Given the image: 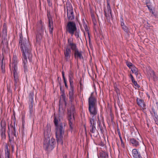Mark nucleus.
<instances>
[{"instance_id": "nucleus-60", "label": "nucleus", "mask_w": 158, "mask_h": 158, "mask_svg": "<svg viewBox=\"0 0 158 158\" xmlns=\"http://www.w3.org/2000/svg\"><path fill=\"white\" fill-rule=\"evenodd\" d=\"M60 108H59V111H60Z\"/></svg>"}, {"instance_id": "nucleus-21", "label": "nucleus", "mask_w": 158, "mask_h": 158, "mask_svg": "<svg viewBox=\"0 0 158 158\" xmlns=\"http://www.w3.org/2000/svg\"><path fill=\"white\" fill-rule=\"evenodd\" d=\"M17 57L16 56H14L12 60V66L14 69H15V68L17 69Z\"/></svg>"}, {"instance_id": "nucleus-39", "label": "nucleus", "mask_w": 158, "mask_h": 158, "mask_svg": "<svg viewBox=\"0 0 158 158\" xmlns=\"http://www.w3.org/2000/svg\"><path fill=\"white\" fill-rule=\"evenodd\" d=\"M132 82L134 84V85L136 86L138 88H139L140 87V86L139 85H138L137 84V82L136 81H135V80H132Z\"/></svg>"}, {"instance_id": "nucleus-46", "label": "nucleus", "mask_w": 158, "mask_h": 158, "mask_svg": "<svg viewBox=\"0 0 158 158\" xmlns=\"http://www.w3.org/2000/svg\"><path fill=\"white\" fill-rule=\"evenodd\" d=\"M64 83L65 87L67 88H68V85H67V81H66V80H64Z\"/></svg>"}, {"instance_id": "nucleus-12", "label": "nucleus", "mask_w": 158, "mask_h": 158, "mask_svg": "<svg viewBox=\"0 0 158 158\" xmlns=\"http://www.w3.org/2000/svg\"><path fill=\"white\" fill-rule=\"evenodd\" d=\"M17 69L15 68L13 70L14 77L15 81L14 85L15 87V89L16 87H17L18 85V83L19 81L18 74L17 72Z\"/></svg>"}, {"instance_id": "nucleus-57", "label": "nucleus", "mask_w": 158, "mask_h": 158, "mask_svg": "<svg viewBox=\"0 0 158 158\" xmlns=\"http://www.w3.org/2000/svg\"><path fill=\"white\" fill-rule=\"evenodd\" d=\"M89 40H90V37L89 36Z\"/></svg>"}, {"instance_id": "nucleus-51", "label": "nucleus", "mask_w": 158, "mask_h": 158, "mask_svg": "<svg viewBox=\"0 0 158 158\" xmlns=\"http://www.w3.org/2000/svg\"><path fill=\"white\" fill-rule=\"evenodd\" d=\"M50 14V12L49 11H48V10H47V15L48 17H48H50L49 16V15Z\"/></svg>"}, {"instance_id": "nucleus-4", "label": "nucleus", "mask_w": 158, "mask_h": 158, "mask_svg": "<svg viewBox=\"0 0 158 158\" xmlns=\"http://www.w3.org/2000/svg\"><path fill=\"white\" fill-rule=\"evenodd\" d=\"M67 111L69 127L72 129L73 126V123L74 120V114L75 113V107L74 106L72 105L69 109H67Z\"/></svg>"}, {"instance_id": "nucleus-5", "label": "nucleus", "mask_w": 158, "mask_h": 158, "mask_svg": "<svg viewBox=\"0 0 158 158\" xmlns=\"http://www.w3.org/2000/svg\"><path fill=\"white\" fill-rule=\"evenodd\" d=\"M8 132L9 140L11 143L14 142L15 139L14 136L15 138L16 137L15 121H14L13 124H11L10 127L8 126Z\"/></svg>"}, {"instance_id": "nucleus-41", "label": "nucleus", "mask_w": 158, "mask_h": 158, "mask_svg": "<svg viewBox=\"0 0 158 158\" xmlns=\"http://www.w3.org/2000/svg\"><path fill=\"white\" fill-rule=\"evenodd\" d=\"M147 6V7H148L149 10L150 11V12H152L153 13V11H152V6L150 4V5H148Z\"/></svg>"}, {"instance_id": "nucleus-27", "label": "nucleus", "mask_w": 158, "mask_h": 158, "mask_svg": "<svg viewBox=\"0 0 158 158\" xmlns=\"http://www.w3.org/2000/svg\"><path fill=\"white\" fill-rule=\"evenodd\" d=\"M67 15L69 20H72L74 19V15L73 12L71 13V12H68L67 13Z\"/></svg>"}, {"instance_id": "nucleus-24", "label": "nucleus", "mask_w": 158, "mask_h": 158, "mask_svg": "<svg viewBox=\"0 0 158 158\" xmlns=\"http://www.w3.org/2000/svg\"><path fill=\"white\" fill-rule=\"evenodd\" d=\"M5 158H10V152L7 145L5 146Z\"/></svg>"}, {"instance_id": "nucleus-16", "label": "nucleus", "mask_w": 158, "mask_h": 158, "mask_svg": "<svg viewBox=\"0 0 158 158\" xmlns=\"http://www.w3.org/2000/svg\"><path fill=\"white\" fill-rule=\"evenodd\" d=\"M48 28L49 31L51 34L52 35L53 27V22L52 18L48 17Z\"/></svg>"}, {"instance_id": "nucleus-28", "label": "nucleus", "mask_w": 158, "mask_h": 158, "mask_svg": "<svg viewBox=\"0 0 158 158\" xmlns=\"http://www.w3.org/2000/svg\"><path fill=\"white\" fill-rule=\"evenodd\" d=\"M43 36V35L37 33L36 35V41L37 43H40V41L42 39Z\"/></svg>"}, {"instance_id": "nucleus-2", "label": "nucleus", "mask_w": 158, "mask_h": 158, "mask_svg": "<svg viewBox=\"0 0 158 158\" xmlns=\"http://www.w3.org/2000/svg\"><path fill=\"white\" fill-rule=\"evenodd\" d=\"M58 119L56 116H54V122L55 126L56 136L57 143L59 144L63 145V136L64 134L65 124L64 122H59Z\"/></svg>"}, {"instance_id": "nucleus-49", "label": "nucleus", "mask_w": 158, "mask_h": 158, "mask_svg": "<svg viewBox=\"0 0 158 158\" xmlns=\"http://www.w3.org/2000/svg\"><path fill=\"white\" fill-rule=\"evenodd\" d=\"M62 75L63 80H66L65 78L64 77V73L63 72H62Z\"/></svg>"}, {"instance_id": "nucleus-35", "label": "nucleus", "mask_w": 158, "mask_h": 158, "mask_svg": "<svg viewBox=\"0 0 158 158\" xmlns=\"http://www.w3.org/2000/svg\"><path fill=\"white\" fill-rule=\"evenodd\" d=\"M2 32L3 34H5L6 36V26L5 23L3 24Z\"/></svg>"}, {"instance_id": "nucleus-20", "label": "nucleus", "mask_w": 158, "mask_h": 158, "mask_svg": "<svg viewBox=\"0 0 158 158\" xmlns=\"http://www.w3.org/2000/svg\"><path fill=\"white\" fill-rule=\"evenodd\" d=\"M130 142L132 144L133 146L135 147H137L139 145V141L133 138L130 139Z\"/></svg>"}, {"instance_id": "nucleus-52", "label": "nucleus", "mask_w": 158, "mask_h": 158, "mask_svg": "<svg viewBox=\"0 0 158 158\" xmlns=\"http://www.w3.org/2000/svg\"><path fill=\"white\" fill-rule=\"evenodd\" d=\"M119 137H120V140H121V144H123V141L122 140V138H121V137L119 135Z\"/></svg>"}, {"instance_id": "nucleus-3", "label": "nucleus", "mask_w": 158, "mask_h": 158, "mask_svg": "<svg viewBox=\"0 0 158 158\" xmlns=\"http://www.w3.org/2000/svg\"><path fill=\"white\" fill-rule=\"evenodd\" d=\"M55 143L54 139L52 138L50 139L49 137H48L44 139V148L46 150L51 151L53 149Z\"/></svg>"}, {"instance_id": "nucleus-11", "label": "nucleus", "mask_w": 158, "mask_h": 158, "mask_svg": "<svg viewBox=\"0 0 158 158\" xmlns=\"http://www.w3.org/2000/svg\"><path fill=\"white\" fill-rule=\"evenodd\" d=\"M89 106L97 105V100L92 93L88 99Z\"/></svg>"}, {"instance_id": "nucleus-18", "label": "nucleus", "mask_w": 158, "mask_h": 158, "mask_svg": "<svg viewBox=\"0 0 158 158\" xmlns=\"http://www.w3.org/2000/svg\"><path fill=\"white\" fill-rule=\"evenodd\" d=\"M6 46V47L7 48L8 47V43L7 39L6 38V36L3 37H2V41L1 46L3 48H4L5 46Z\"/></svg>"}, {"instance_id": "nucleus-55", "label": "nucleus", "mask_w": 158, "mask_h": 158, "mask_svg": "<svg viewBox=\"0 0 158 158\" xmlns=\"http://www.w3.org/2000/svg\"><path fill=\"white\" fill-rule=\"evenodd\" d=\"M80 85H81V86L82 85V84H81V82H80Z\"/></svg>"}, {"instance_id": "nucleus-59", "label": "nucleus", "mask_w": 158, "mask_h": 158, "mask_svg": "<svg viewBox=\"0 0 158 158\" xmlns=\"http://www.w3.org/2000/svg\"><path fill=\"white\" fill-rule=\"evenodd\" d=\"M89 134L90 135V136H92V135L90 133H89Z\"/></svg>"}, {"instance_id": "nucleus-53", "label": "nucleus", "mask_w": 158, "mask_h": 158, "mask_svg": "<svg viewBox=\"0 0 158 158\" xmlns=\"http://www.w3.org/2000/svg\"><path fill=\"white\" fill-rule=\"evenodd\" d=\"M91 16H92V19L93 20H94V16L93 15H91Z\"/></svg>"}, {"instance_id": "nucleus-26", "label": "nucleus", "mask_w": 158, "mask_h": 158, "mask_svg": "<svg viewBox=\"0 0 158 158\" xmlns=\"http://www.w3.org/2000/svg\"><path fill=\"white\" fill-rule=\"evenodd\" d=\"M150 76L153 78L154 81H156L157 80V77L156 76L154 72L152 70H150L149 71Z\"/></svg>"}, {"instance_id": "nucleus-38", "label": "nucleus", "mask_w": 158, "mask_h": 158, "mask_svg": "<svg viewBox=\"0 0 158 158\" xmlns=\"http://www.w3.org/2000/svg\"><path fill=\"white\" fill-rule=\"evenodd\" d=\"M83 26L85 28V30L86 31H87L88 33H89L88 31H89L88 28V27L87 26V24L85 23V22H84L83 23ZM88 35H89V34H88Z\"/></svg>"}, {"instance_id": "nucleus-42", "label": "nucleus", "mask_w": 158, "mask_h": 158, "mask_svg": "<svg viewBox=\"0 0 158 158\" xmlns=\"http://www.w3.org/2000/svg\"><path fill=\"white\" fill-rule=\"evenodd\" d=\"M74 33H75L74 35H75V36H76V38H78L79 37V32L78 31H77V30L74 32Z\"/></svg>"}, {"instance_id": "nucleus-17", "label": "nucleus", "mask_w": 158, "mask_h": 158, "mask_svg": "<svg viewBox=\"0 0 158 158\" xmlns=\"http://www.w3.org/2000/svg\"><path fill=\"white\" fill-rule=\"evenodd\" d=\"M132 154L134 158H142L140 152L136 149H134L132 150Z\"/></svg>"}, {"instance_id": "nucleus-6", "label": "nucleus", "mask_w": 158, "mask_h": 158, "mask_svg": "<svg viewBox=\"0 0 158 158\" xmlns=\"http://www.w3.org/2000/svg\"><path fill=\"white\" fill-rule=\"evenodd\" d=\"M69 81L70 83V91L69 93V98L71 100L73 99L74 94V86H73V74L71 71L69 73Z\"/></svg>"}, {"instance_id": "nucleus-23", "label": "nucleus", "mask_w": 158, "mask_h": 158, "mask_svg": "<svg viewBox=\"0 0 158 158\" xmlns=\"http://www.w3.org/2000/svg\"><path fill=\"white\" fill-rule=\"evenodd\" d=\"M157 109V108H156L155 107V108H154V107H152V110L153 112L154 116H155V118H154L155 122L156 123V124L158 125V116L156 114V113L155 111V109Z\"/></svg>"}, {"instance_id": "nucleus-19", "label": "nucleus", "mask_w": 158, "mask_h": 158, "mask_svg": "<svg viewBox=\"0 0 158 158\" xmlns=\"http://www.w3.org/2000/svg\"><path fill=\"white\" fill-rule=\"evenodd\" d=\"M136 101L137 103L139 106L141 107L143 109H145L146 105L144 104L143 100L137 98Z\"/></svg>"}, {"instance_id": "nucleus-25", "label": "nucleus", "mask_w": 158, "mask_h": 158, "mask_svg": "<svg viewBox=\"0 0 158 158\" xmlns=\"http://www.w3.org/2000/svg\"><path fill=\"white\" fill-rule=\"evenodd\" d=\"M66 5L67 13H68V12H69L72 13H73V10L72 5L69 3H68L66 4Z\"/></svg>"}, {"instance_id": "nucleus-56", "label": "nucleus", "mask_w": 158, "mask_h": 158, "mask_svg": "<svg viewBox=\"0 0 158 158\" xmlns=\"http://www.w3.org/2000/svg\"><path fill=\"white\" fill-rule=\"evenodd\" d=\"M70 129H71V130H72V129H71V128H70ZM71 131H72V130H71Z\"/></svg>"}, {"instance_id": "nucleus-7", "label": "nucleus", "mask_w": 158, "mask_h": 158, "mask_svg": "<svg viewBox=\"0 0 158 158\" xmlns=\"http://www.w3.org/2000/svg\"><path fill=\"white\" fill-rule=\"evenodd\" d=\"M66 31L73 35L74 32L77 30L76 24L75 22L73 21L69 22L66 27Z\"/></svg>"}, {"instance_id": "nucleus-37", "label": "nucleus", "mask_w": 158, "mask_h": 158, "mask_svg": "<svg viewBox=\"0 0 158 158\" xmlns=\"http://www.w3.org/2000/svg\"><path fill=\"white\" fill-rule=\"evenodd\" d=\"M123 30L126 33H128L129 31L128 27L124 24L123 25L121 26Z\"/></svg>"}, {"instance_id": "nucleus-15", "label": "nucleus", "mask_w": 158, "mask_h": 158, "mask_svg": "<svg viewBox=\"0 0 158 158\" xmlns=\"http://www.w3.org/2000/svg\"><path fill=\"white\" fill-rule=\"evenodd\" d=\"M76 44L73 42V40L71 38L68 39V45L66 47H69L72 50L76 47Z\"/></svg>"}, {"instance_id": "nucleus-40", "label": "nucleus", "mask_w": 158, "mask_h": 158, "mask_svg": "<svg viewBox=\"0 0 158 158\" xmlns=\"http://www.w3.org/2000/svg\"><path fill=\"white\" fill-rule=\"evenodd\" d=\"M5 65H3V64H2L1 66V69L2 70V72L3 73H4L5 72Z\"/></svg>"}, {"instance_id": "nucleus-36", "label": "nucleus", "mask_w": 158, "mask_h": 158, "mask_svg": "<svg viewBox=\"0 0 158 158\" xmlns=\"http://www.w3.org/2000/svg\"><path fill=\"white\" fill-rule=\"evenodd\" d=\"M126 64L128 67L131 69V68L134 66V65L133 64L131 63L128 61L126 62Z\"/></svg>"}, {"instance_id": "nucleus-31", "label": "nucleus", "mask_w": 158, "mask_h": 158, "mask_svg": "<svg viewBox=\"0 0 158 158\" xmlns=\"http://www.w3.org/2000/svg\"><path fill=\"white\" fill-rule=\"evenodd\" d=\"M59 84L60 85V91L61 93H62V94L61 96H62L63 99H64L65 98V94L64 93V89L62 88V86L61 85V83L59 81Z\"/></svg>"}, {"instance_id": "nucleus-30", "label": "nucleus", "mask_w": 158, "mask_h": 158, "mask_svg": "<svg viewBox=\"0 0 158 158\" xmlns=\"http://www.w3.org/2000/svg\"><path fill=\"white\" fill-rule=\"evenodd\" d=\"M90 127L95 126V122L94 120V116H93L91 118H89Z\"/></svg>"}, {"instance_id": "nucleus-8", "label": "nucleus", "mask_w": 158, "mask_h": 158, "mask_svg": "<svg viewBox=\"0 0 158 158\" xmlns=\"http://www.w3.org/2000/svg\"><path fill=\"white\" fill-rule=\"evenodd\" d=\"M29 107L30 113L31 115H32L33 113L34 108L33 106L34 105L33 103L34 94L32 92H31L29 95Z\"/></svg>"}, {"instance_id": "nucleus-32", "label": "nucleus", "mask_w": 158, "mask_h": 158, "mask_svg": "<svg viewBox=\"0 0 158 158\" xmlns=\"http://www.w3.org/2000/svg\"><path fill=\"white\" fill-rule=\"evenodd\" d=\"M131 71H132V73H135V75L137 76L138 74V69L137 68H136L134 66L131 68Z\"/></svg>"}, {"instance_id": "nucleus-14", "label": "nucleus", "mask_w": 158, "mask_h": 158, "mask_svg": "<svg viewBox=\"0 0 158 158\" xmlns=\"http://www.w3.org/2000/svg\"><path fill=\"white\" fill-rule=\"evenodd\" d=\"M89 110L91 114L96 115L97 113V105L89 106Z\"/></svg>"}, {"instance_id": "nucleus-54", "label": "nucleus", "mask_w": 158, "mask_h": 158, "mask_svg": "<svg viewBox=\"0 0 158 158\" xmlns=\"http://www.w3.org/2000/svg\"><path fill=\"white\" fill-rule=\"evenodd\" d=\"M58 80L59 81V77H58Z\"/></svg>"}, {"instance_id": "nucleus-34", "label": "nucleus", "mask_w": 158, "mask_h": 158, "mask_svg": "<svg viewBox=\"0 0 158 158\" xmlns=\"http://www.w3.org/2000/svg\"><path fill=\"white\" fill-rule=\"evenodd\" d=\"M90 131L92 133H95L96 131L95 126L90 127Z\"/></svg>"}, {"instance_id": "nucleus-58", "label": "nucleus", "mask_w": 158, "mask_h": 158, "mask_svg": "<svg viewBox=\"0 0 158 158\" xmlns=\"http://www.w3.org/2000/svg\"><path fill=\"white\" fill-rule=\"evenodd\" d=\"M0 158H2L1 156L0 155Z\"/></svg>"}, {"instance_id": "nucleus-9", "label": "nucleus", "mask_w": 158, "mask_h": 158, "mask_svg": "<svg viewBox=\"0 0 158 158\" xmlns=\"http://www.w3.org/2000/svg\"><path fill=\"white\" fill-rule=\"evenodd\" d=\"M72 50L75 59H77V60L78 59L80 60L83 59V57L82 55V52L81 51H79L77 47Z\"/></svg>"}, {"instance_id": "nucleus-1", "label": "nucleus", "mask_w": 158, "mask_h": 158, "mask_svg": "<svg viewBox=\"0 0 158 158\" xmlns=\"http://www.w3.org/2000/svg\"><path fill=\"white\" fill-rule=\"evenodd\" d=\"M19 43L21 45V50L23 53V60L24 63V71L27 70V58L30 61H31L32 54L31 52V48L28 39L23 38L22 35L20 36Z\"/></svg>"}, {"instance_id": "nucleus-22", "label": "nucleus", "mask_w": 158, "mask_h": 158, "mask_svg": "<svg viewBox=\"0 0 158 158\" xmlns=\"http://www.w3.org/2000/svg\"><path fill=\"white\" fill-rule=\"evenodd\" d=\"M40 28L38 32V33L43 35L44 31H45V27L44 26H43V25L42 24V22L41 21H40Z\"/></svg>"}, {"instance_id": "nucleus-43", "label": "nucleus", "mask_w": 158, "mask_h": 158, "mask_svg": "<svg viewBox=\"0 0 158 158\" xmlns=\"http://www.w3.org/2000/svg\"><path fill=\"white\" fill-rule=\"evenodd\" d=\"M99 127H100V130L101 131V132L102 134H103L104 132V130H103V128L102 127V126H100V124H99Z\"/></svg>"}, {"instance_id": "nucleus-33", "label": "nucleus", "mask_w": 158, "mask_h": 158, "mask_svg": "<svg viewBox=\"0 0 158 158\" xmlns=\"http://www.w3.org/2000/svg\"><path fill=\"white\" fill-rule=\"evenodd\" d=\"M6 123L5 121L2 120L1 122L2 129H4L6 130Z\"/></svg>"}, {"instance_id": "nucleus-47", "label": "nucleus", "mask_w": 158, "mask_h": 158, "mask_svg": "<svg viewBox=\"0 0 158 158\" xmlns=\"http://www.w3.org/2000/svg\"><path fill=\"white\" fill-rule=\"evenodd\" d=\"M145 3L147 6L148 5H150V0H146Z\"/></svg>"}, {"instance_id": "nucleus-45", "label": "nucleus", "mask_w": 158, "mask_h": 158, "mask_svg": "<svg viewBox=\"0 0 158 158\" xmlns=\"http://www.w3.org/2000/svg\"><path fill=\"white\" fill-rule=\"evenodd\" d=\"M120 22L121 26H123V25H124V23L123 22V20L122 17H121L120 18Z\"/></svg>"}, {"instance_id": "nucleus-10", "label": "nucleus", "mask_w": 158, "mask_h": 158, "mask_svg": "<svg viewBox=\"0 0 158 158\" xmlns=\"http://www.w3.org/2000/svg\"><path fill=\"white\" fill-rule=\"evenodd\" d=\"M107 11L104 10V12L105 13V15L107 21L109 23L110 22V19L112 18V14H111V10L109 5V3L108 2V0H107Z\"/></svg>"}, {"instance_id": "nucleus-29", "label": "nucleus", "mask_w": 158, "mask_h": 158, "mask_svg": "<svg viewBox=\"0 0 158 158\" xmlns=\"http://www.w3.org/2000/svg\"><path fill=\"white\" fill-rule=\"evenodd\" d=\"M6 130L4 129H1V135L2 139H6V135L5 134Z\"/></svg>"}, {"instance_id": "nucleus-44", "label": "nucleus", "mask_w": 158, "mask_h": 158, "mask_svg": "<svg viewBox=\"0 0 158 158\" xmlns=\"http://www.w3.org/2000/svg\"><path fill=\"white\" fill-rule=\"evenodd\" d=\"M47 2L49 6H52V4L51 1V0H47Z\"/></svg>"}, {"instance_id": "nucleus-48", "label": "nucleus", "mask_w": 158, "mask_h": 158, "mask_svg": "<svg viewBox=\"0 0 158 158\" xmlns=\"http://www.w3.org/2000/svg\"><path fill=\"white\" fill-rule=\"evenodd\" d=\"M115 91H116L117 94H118V93H119V90L118 88H115Z\"/></svg>"}, {"instance_id": "nucleus-50", "label": "nucleus", "mask_w": 158, "mask_h": 158, "mask_svg": "<svg viewBox=\"0 0 158 158\" xmlns=\"http://www.w3.org/2000/svg\"><path fill=\"white\" fill-rule=\"evenodd\" d=\"M130 76L131 77V81L134 79L133 76L131 74H130Z\"/></svg>"}, {"instance_id": "nucleus-13", "label": "nucleus", "mask_w": 158, "mask_h": 158, "mask_svg": "<svg viewBox=\"0 0 158 158\" xmlns=\"http://www.w3.org/2000/svg\"><path fill=\"white\" fill-rule=\"evenodd\" d=\"M64 53L66 61H68L70 57L71 53V48H68V47H65Z\"/></svg>"}]
</instances>
